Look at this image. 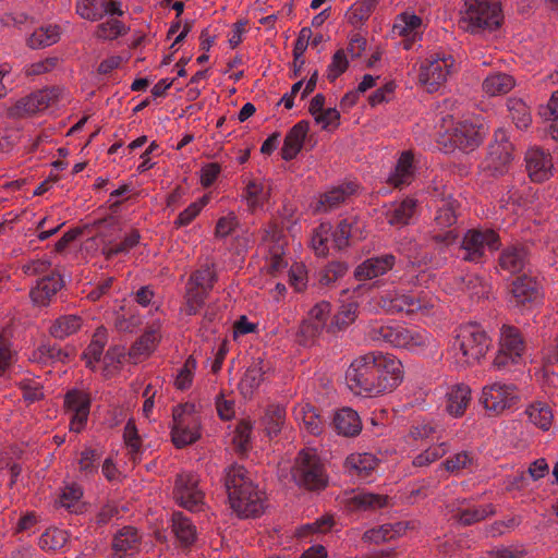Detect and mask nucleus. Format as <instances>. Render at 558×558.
Masks as SVG:
<instances>
[{"label": "nucleus", "mask_w": 558, "mask_h": 558, "mask_svg": "<svg viewBox=\"0 0 558 558\" xmlns=\"http://www.w3.org/2000/svg\"><path fill=\"white\" fill-rule=\"evenodd\" d=\"M196 367V360L189 356L175 376L174 386L177 389L186 390L192 386Z\"/></svg>", "instance_id": "bf43d9fd"}, {"label": "nucleus", "mask_w": 558, "mask_h": 558, "mask_svg": "<svg viewBox=\"0 0 558 558\" xmlns=\"http://www.w3.org/2000/svg\"><path fill=\"white\" fill-rule=\"evenodd\" d=\"M396 256L384 254L365 259L354 269V278L359 281H366L387 274L393 268Z\"/></svg>", "instance_id": "b1692460"}, {"label": "nucleus", "mask_w": 558, "mask_h": 558, "mask_svg": "<svg viewBox=\"0 0 558 558\" xmlns=\"http://www.w3.org/2000/svg\"><path fill=\"white\" fill-rule=\"evenodd\" d=\"M492 345V339L477 324L460 326L453 341V349L461 353L460 361L465 365H474L483 359Z\"/></svg>", "instance_id": "39448f33"}, {"label": "nucleus", "mask_w": 558, "mask_h": 558, "mask_svg": "<svg viewBox=\"0 0 558 558\" xmlns=\"http://www.w3.org/2000/svg\"><path fill=\"white\" fill-rule=\"evenodd\" d=\"M366 338L377 343H386L395 348L425 347L429 343V335L426 331L409 329L401 325L372 322L366 328Z\"/></svg>", "instance_id": "20e7f679"}, {"label": "nucleus", "mask_w": 558, "mask_h": 558, "mask_svg": "<svg viewBox=\"0 0 558 558\" xmlns=\"http://www.w3.org/2000/svg\"><path fill=\"white\" fill-rule=\"evenodd\" d=\"M539 116L550 121L549 129L553 137L558 138V89L553 93L547 105L539 108Z\"/></svg>", "instance_id": "052dcab7"}, {"label": "nucleus", "mask_w": 558, "mask_h": 558, "mask_svg": "<svg viewBox=\"0 0 558 558\" xmlns=\"http://www.w3.org/2000/svg\"><path fill=\"white\" fill-rule=\"evenodd\" d=\"M359 191V184L355 182H344L337 186H331L319 195L316 202V213H330L345 204Z\"/></svg>", "instance_id": "6ab92c4d"}, {"label": "nucleus", "mask_w": 558, "mask_h": 558, "mask_svg": "<svg viewBox=\"0 0 558 558\" xmlns=\"http://www.w3.org/2000/svg\"><path fill=\"white\" fill-rule=\"evenodd\" d=\"M460 23L471 34L496 31L504 20L498 0H465Z\"/></svg>", "instance_id": "7ed1b4c3"}, {"label": "nucleus", "mask_w": 558, "mask_h": 558, "mask_svg": "<svg viewBox=\"0 0 558 558\" xmlns=\"http://www.w3.org/2000/svg\"><path fill=\"white\" fill-rule=\"evenodd\" d=\"M471 401V389L465 384H457L447 392L446 410L452 416L464 414Z\"/></svg>", "instance_id": "c85d7f7f"}, {"label": "nucleus", "mask_w": 558, "mask_h": 558, "mask_svg": "<svg viewBox=\"0 0 558 558\" xmlns=\"http://www.w3.org/2000/svg\"><path fill=\"white\" fill-rule=\"evenodd\" d=\"M172 418L171 438L177 448L189 446L201 437V418L193 403L177 405Z\"/></svg>", "instance_id": "0eeeda50"}, {"label": "nucleus", "mask_w": 558, "mask_h": 558, "mask_svg": "<svg viewBox=\"0 0 558 558\" xmlns=\"http://www.w3.org/2000/svg\"><path fill=\"white\" fill-rule=\"evenodd\" d=\"M501 245L499 234L493 229H470L463 235L461 250L464 251L463 260L470 263H483L486 248L497 251Z\"/></svg>", "instance_id": "1a4fd4ad"}, {"label": "nucleus", "mask_w": 558, "mask_h": 558, "mask_svg": "<svg viewBox=\"0 0 558 558\" xmlns=\"http://www.w3.org/2000/svg\"><path fill=\"white\" fill-rule=\"evenodd\" d=\"M348 270V265L343 262H331L322 271L319 283L329 286L343 277Z\"/></svg>", "instance_id": "0e129e2a"}, {"label": "nucleus", "mask_w": 558, "mask_h": 558, "mask_svg": "<svg viewBox=\"0 0 558 558\" xmlns=\"http://www.w3.org/2000/svg\"><path fill=\"white\" fill-rule=\"evenodd\" d=\"M530 264V250L522 243L505 247L498 258L501 270L511 275L520 274Z\"/></svg>", "instance_id": "4be33fe9"}, {"label": "nucleus", "mask_w": 558, "mask_h": 558, "mask_svg": "<svg viewBox=\"0 0 558 558\" xmlns=\"http://www.w3.org/2000/svg\"><path fill=\"white\" fill-rule=\"evenodd\" d=\"M83 325L81 316L75 314H66L59 316L53 320L49 328V332L53 338L64 339L77 332Z\"/></svg>", "instance_id": "72a5a7b5"}, {"label": "nucleus", "mask_w": 558, "mask_h": 558, "mask_svg": "<svg viewBox=\"0 0 558 558\" xmlns=\"http://www.w3.org/2000/svg\"><path fill=\"white\" fill-rule=\"evenodd\" d=\"M108 336L105 328H98L83 353V357L86 362V366L90 369H95V364L100 361L104 353V349L107 344Z\"/></svg>", "instance_id": "ea45409f"}, {"label": "nucleus", "mask_w": 558, "mask_h": 558, "mask_svg": "<svg viewBox=\"0 0 558 558\" xmlns=\"http://www.w3.org/2000/svg\"><path fill=\"white\" fill-rule=\"evenodd\" d=\"M379 306L388 314H413L432 307L429 302L420 295L414 294H386L379 300Z\"/></svg>", "instance_id": "f3484780"}, {"label": "nucleus", "mask_w": 558, "mask_h": 558, "mask_svg": "<svg viewBox=\"0 0 558 558\" xmlns=\"http://www.w3.org/2000/svg\"><path fill=\"white\" fill-rule=\"evenodd\" d=\"M509 111L518 129H526L531 124L529 108L522 100L510 101Z\"/></svg>", "instance_id": "e2e57ef3"}, {"label": "nucleus", "mask_w": 558, "mask_h": 558, "mask_svg": "<svg viewBox=\"0 0 558 558\" xmlns=\"http://www.w3.org/2000/svg\"><path fill=\"white\" fill-rule=\"evenodd\" d=\"M76 13L84 20L98 21L105 14L121 16L123 10L117 0H76Z\"/></svg>", "instance_id": "aec40b11"}, {"label": "nucleus", "mask_w": 558, "mask_h": 558, "mask_svg": "<svg viewBox=\"0 0 558 558\" xmlns=\"http://www.w3.org/2000/svg\"><path fill=\"white\" fill-rule=\"evenodd\" d=\"M400 360L380 352L356 357L345 372L348 387L356 395L376 397L390 392L402 381Z\"/></svg>", "instance_id": "f257e3e1"}, {"label": "nucleus", "mask_w": 558, "mask_h": 558, "mask_svg": "<svg viewBox=\"0 0 558 558\" xmlns=\"http://www.w3.org/2000/svg\"><path fill=\"white\" fill-rule=\"evenodd\" d=\"M414 156L411 151H403L397 161L393 173L388 178V182L395 187H402L409 184L413 177Z\"/></svg>", "instance_id": "f704fd0d"}, {"label": "nucleus", "mask_w": 558, "mask_h": 558, "mask_svg": "<svg viewBox=\"0 0 558 558\" xmlns=\"http://www.w3.org/2000/svg\"><path fill=\"white\" fill-rule=\"evenodd\" d=\"M351 475L367 477L377 466V459L371 453H352L344 461Z\"/></svg>", "instance_id": "473e14b6"}, {"label": "nucleus", "mask_w": 558, "mask_h": 558, "mask_svg": "<svg viewBox=\"0 0 558 558\" xmlns=\"http://www.w3.org/2000/svg\"><path fill=\"white\" fill-rule=\"evenodd\" d=\"M377 3L378 0H361L354 3L349 11L350 23L355 25L366 21L376 8Z\"/></svg>", "instance_id": "680f3d73"}, {"label": "nucleus", "mask_w": 558, "mask_h": 558, "mask_svg": "<svg viewBox=\"0 0 558 558\" xmlns=\"http://www.w3.org/2000/svg\"><path fill=\"white\" fill-rule=\"evenodd\" d=\"M68 542V533L60 529H48L39 537V547L44 550H58Z\"/></svg>", "instance_id": "864d4df0"}, {"label": "nucleus", "mask_w": 558, "mask_h": 558, "mask_svg": "<svg viewBox=\"0 0 558 558\" xmlns=\"http://www.w3.org/2000/svg\"><path fill=\"white\" fill-rule=\"evenodd\" d=\"M332 424L339 435L355 437L362 430V422L356 411L343 408L335 413Z\"/></svg>", "instance_id": "cd10ccee"}, {"label": "nucleus", "mask_w": 558, "mask_h": 558, "mask_svg": "<svg viewBox=\"0 0 558 558\" xmlns=\"http://www.w3.org/2000/svg\"><path fill=\"white\" fill-rule=\"evenodd\" d=\"M493 514H495V508L492 504H487L478 507L458 509L453 514V519L461 525L469 526Z\"/></svg>", "instance_id": "58836bf2"}, {"label": "nucleus", "mask_w": 558, "mask_h": 558, "mask_svg": "<svg viewBox=\"0 0 558 558\" xmlns=\"http://www.w3.org/2000/svg\"><path fill=\"white\" fill-rule=\"evenodd\" d=\"M252 430L253 424L248 420H242L238 424L233 435V444L240 451L244 452L248 449Z\"/></svg>", "instance_id": "338daca9"}, {"label": "nucleus", "mask_w": 558, "mask_h": 558, "mask_svg": "<svg viewBox=\"0 0 558 558\" xmlns=\"http://www.w3.org/2000/svg\"><path fill=\"white\" fill-rule=\"evenodd\" d=\"M460 203L452 195L442 196L437 204L436 216L434 218L435 226L438 231L433 230L429 234L432 242L448 247L457 242L459 232L457 228H452L460 215Z\"/></svg>", "instance_id": "423d86ee"}, {"label": "nucleus", "mask_w": 558, "mask_h": 558, "mask_svg": "<svg viewBox=\"0 0 558 558\" xmlns=\"http://www.w3.org/2000/svg\"><path fill=\"white\" fill-rule=\"evenodd\" d=\"M63 281L59 274L52 272L41 278L35 288L31 290V298L38 305H46L50 299L62 288Z\"/></svg>", "instance_id": "bb28decb"}, {"label": "nucleus", "mask_w": 558, "mask_h": 558, "mask_svg": "<svg viewBox=\"0 0 558 558\" xmlns=\"http://www.w3.org/2000/svg\"><path fill=\"white\" fill-rule=\"evenodd\" d=\"M171 522L172 533L181 546H190L196 541V526L182 512H174Z\"/></svg>", "instance_id": "2f4dec72"}, {"label": "nucleus", "mask_w": 558, "mask_h": 558, "mask_svg": "<svg viewBox=\"0 0 558 558\" xmlns=\"http://www.w3.org/2000/svg\"><path fill=\"white\" fill-rule=\"evenodd\" d=\"M64 407L71 415L70 430L81 433L85 428L89 415V395L80 389L69 390L64 397Z\"/></svg>", "instance_id": "4468645a"}, {"label": "nucleus", "mask_w": 558, "mask_h": 558, "mask_svg": "<svg viewBox=\"0 0 558 558\" xmlns=\"http://www.w3.org/2000/svg\"><path fill=\"white\" fill-rule=\"evenodd\" d=\"M453 62L452 56H446L445 53L430 54L421 65L420 82L427 87L429 93L437 90L446 82Z\"/></svg>", "instance_id": "9b49d317"}, {"label": "nucleus", "mask_w": 558, "mask_h": 558, "mask_svg": "<svg viewBox=\"0 0 558 558\" xmlns=\"http://www.w3.org/2000/svg\"><path fill=\"white\" fill-rule=\"evenodd\" d=\"M499 349L521 359L525 345L520 330L513 326H504L500 336Z\"/></svg>", "instance_id": "4c0bfd02"}, {"label": "nucleus", "mask_w": 558, "mask_h": 558, "mask_svg": "<svg viewBox=\"0 0 558 558\" xmlns=\"http://www.w3.org/2000/svg\"><path fill=\"white\" fill-rule=\"evenodd\" d=\"M68 359V354L64 353L60 348L51 344H41L34 350L29 356V360L39 364H49L53 362H64Z\"/></svg>", "instance_id": "de8ad7c7"}, {"label": "nucleus", "mask_w": 558, "mask_h": 558, "mask_svg": "<svg viewBox=\"0 0 558 558\" xmlns=\"http://www.w3.org/2000/svg\"><path fill=\"white\" fill-rule=\"evenodd\" d=\"M352 505L362 510L367 509H380L387 506L388 504V496L384 495H375L371 493H361L355 495L351 499Z\"/></svg>", "instance_id": "6e6d98bb"}, {"label": "nucleus", "mask_w": 558, "mask_h": 558, "mask_svg": "<svg viewBox=\"0 0 558 558\" xmlns=\"http://www.w3.org/2000/svg\"><path fill=\"white\" fill-rule=\"evenodd\" d=\"M416 208V201L413 198H405L393 208L389 209L386 214L388 223L391 226H405L414 215Z\"/></svg>", "instance_id": "37998d69"}, {"label": "nucleus", "mask_w": 558, "mask_h": 558, "mask_svg": "<svg viewBox=\"0 0 558 558\" xmlns=\"http://www.w3.org/2000/svg\"><path fill=\"white\" fill-rule=\"evenodd\" d=\"M140 233L136 230L131 231L125 235L122 242L120 243H109L104 246L102 252L107 256V258H111L118 254L128 253L134 246H136L140 242Z\"/></svg>", "instance_id": "5fc2aeb1"}, {"label": "nucleus", "mask_w": 558, "mask_h": 558, "mask_svg": "<svg viewBox=\"0 0 558 558\" xmlns=\"http://www.w3.org/2000/svg\"><path fill=\"white\" fill-rule=\"evenodd\" d=\"M123 440L129 451L131 460L134 462L140 459L142 453V438L138 434L134 421L129 420L123 429Z\"/></svg>", "instance_id": "49530a36"}, {"label": "nucleus", "mask_w": 558, "mask_h": 558, "mask_svg": "<svg viewBox=\"0 0 558 558\" xmlns=\"http://www.w3.org/2000/svg\"><path fill=\"white\" fill-rule=\"evenodd\" d=\"M225 486L230 506L239 517L250 518L263 513L264 493L254 485L242 465L232 464L226 470Z\"/></svg>", "instance_id": "f03ea898"}, {"label": "nucleus", "mask_w": 558, "mask_h": 558, "mask_svg": "<svg viewBox=\"0 0 558 558\" xmlns=\"http://www.w3.org/2000/svg\"><path fill=\"white\" fill-rule=\"evenodd\" d=\"M525 163L529 177L533 182H544L551 175V156L541 148L529 149L525 154Z\"/></svg>", "instance_id": "5701e85b"}, {"label": "nucleus", "mask_w": 558, "mask_h": 558, "mask_svg": "<svg viewBox=\"0 0 558 558\" xmlns=\"http://www.w3.org/2000/svg\"><path fill=\"white\" fill-rule=\"evenodd\" d=\"M510 293L511 302L517 306H525L542 301L543 287L536 277L523 274L511 282Z\"/></svg>", "instance_id": "dca6fc26"}, {"label": "nucleus", "mask_w": 558, "mask_h": 558, "mask_svg": "<svg viewBox=\"0 0 558 558\" xmlns=\"http://www.w3.org/2000/svg\"><path fill=\"white\" fill-rule=\"evenodd\" d=\"M525 413L527 414L531 423L535 426L543 430H548L550 428L553 423V412L546 403H533L526 409Z\"/></svg>", "instance_id": "c03bdc74"}, {"label": "nucleus", "mask_w": 558, "mask_h": 558, "mask_svg": "<svg viewBox=\"0 0 558 558\" xmlns=\"http://www.w3.org/2000/svg\"><path fill=\"white\" fill-rule=\"evenodd\" d=\"M264 380V372L260 363H253L250 365L240 381V390L245 397L251 396Z\"/></svg>", "instance_id": "a18cd8bd"}, {"label": "nucleus", "mask_w": 558, "mask_h": 558, "mask_svg": "<svg viewBox=\"0 0 558 558\" xmlns=\"http://www.w3.org/2000/svg\"><path fill=\"white\" fill-rule=\"evenodd\" d=\"M64 88L53 86L34 92L19 99L9 110L11 117L22 118L56 106L64 97Z\"/></svg>", "instance_id": "9d476101"}, {"label": "nucleus", "mask_w": 558, "mask_h": 558, "mask_svg": "<svg viewBox=\"0 0 558 558\" xmlns=\"http://www.w3.org/2000/svg\"><path fill=\"white\" fill-rule=\"evenodd\" d=\"M141 544V535L133 526H124L119 530L112 541L114 554L122 558L123 556L133 555L138 550Z\"/></svg>", "instance_id": "a878e982"}, {"label": "nucleus", "mask_w": 558, "mask_h": 558, "mask_svg": "<svg viewBox=\"0 0 558 558\" xmlns=\"http://www.w3.org/2000/svg\"><path fill=\"white\" fill-rule=\"evenodd\" d=\"M173 494L177 502L186 510L192 512L204 510V494L198 488V476L196 474H179Z\"/></svg>", "instance_id": "f8f14e48"}, {"label": "nucleus", "mask_w": 558, "mask_h": 558, "mask_svg": "<svg viewBox=\"0 0 558 558\" xmlns=\"http://www.w3.org/2000/svg\"><path fill=\"white\" fill-rule=\"evenodd\" d=\"M82 496L83 489L78 484L66 485L59 497V504L61 507L72 510Z\"/></svg>", "instance_id": "774afa93"}, {"label": "nucleus", "mask_w": 558, "mask_h": 558, "mask_svg": "<svg viewBox=\"0 0 558 558\" xmlns=\"http://www.w3.org/2000/svg\"><path fill=\"white\" fill-rule=\"evenodd\" d=\"M316 125L322 130L333 132L340 125V112L336 108H326L316 113Z\"/></svg>", "instance_id": "69168bd1"}, {"label": "nucleus", "mask_w": 558, "mask_h": 558, "mask_svg": "<svg viewBox=\"0 0 558 558\" xmlns=\"http://www.w3.org/2000/svg\"><path fill=\"white\" fill-rule=\"evenodd\" d=\"M452 148L473 151L483 142L482 128L469 121L458 122L447 135Z\"/></svg>", "instance_id": "a211bd4d"}, {"label": "nucleus", "mask_w": 558, "mask_h": 558, "mask_svg": "<svg viewBox=\"0 0 558 558\" xmlns=\"http://www.w3.org/2000/svg\"><path fill=\"white\" fill-rule=\"evenodd\" d=\"M310 132V122L301 120L286 135L281 157L286 161L294 159L303 148Z\"/></svg>", "instance_id": "393cba45"}, {"label": "nucleus", "mask_w": 558, "mask_h": 558, "mask_svg": "<svg viewBox=\"0 0 558 558\" xmlns=\"http://www.w3.org/2000/svg\"><path fill=\"white\" fill-rule=\"evenodd\" d=\"M312 92H314V74L308 78L305 86L303 81L294 83L290 93H287L282 96L280 104H283L286 109H291L293 107L294 98L299 93L300 98L305 99Z\"/></svg>", "instance_id": "13d9d810"}, {"label": "nucleus", "mask_w": 558, "mask_h": 558, "mask_svg": "<svg viewBox=\"0 0 558 558\" xmlns=\"http://www.w3.org/2000/svg\"><path fill=\"white\" fill-rule=\"evenodd\" d=\"M292 481L301 488H314V449L304 448L295 458L291 469Z\"/></svg>", "instance_id": "412c9836"}, {"label": "nucleus", "mask_w": 558, "mask_h": 558, "mask_svg": "<svg viewBox=\"0 0 558 558\" xmlns=\"http://www.w3.org/2000/svg\"><path fill=\"white\" fill-rule=\"evenodd\" d=\"M160 340L159 325H151L144 335L131 347L130 356L135 361L147 357L154 352Z\"/></svg>", "instance_id": "c756f323"}, {"label": "nucleus", "mask_w": 558, "mask_h": 558, "mask_svg": "<svg viewBox=\"0 0 558 558\" xmlns=\"http://www.w3.org/2000/svg\"><path fill=\"white\" fill-rule=\"evenodd\" d=\"M60 38V28L57 25H46L36 28L27 39L32 49H41L56 44Z\"/></svg>", "instance_id": "a19ab883"}, {"label": "nucleus", "mask_w": 558, "mask_h": 558, "mask_svg": "<svg viewBox=\"0 0 558 558\" xmlns=\"http://www.w3.org/2000/svg\"><path fill=\"white\" fill-rule=\"evenodd\" d=\"M514 87V78L501 72L488 75L482 84L483 90L489 96L504 95Z\"/></svg>", "instance_id": "e433bc0d"}, {"label": "nucleus", "mask_w": 558, "mask_h": 558, "mask_svg": "<svg viewBox=\"0 0 558 558\" xmlns=\"http://www.w3.org/2000/svg\"><path fill=\"white\" fill-rule=\"evenodd\" d=\"M209 196L204 195L197 201L190 204L183 211H181L178 218L174 221L175 227H185L189 226L203 210V208L208 204Z\"/></svg>", "instance_id": "4d7b16f0"}, {"label": "nucleus", "mask_w": 558, "mask_h": 558, "mask_svg": "<svg viewBox=\"0 0 558 558\" xmlns=\"http://www.w3.org/2000/svg\"><path fill=\"white\" fill-rule=\"evenodd\" d=\"M286 420V409L281 405H269L263 422L268 436H276L281 430Z\"/></svg>", "instance_id": "09e8293b"}, {"label": "nucleus", "mask_w": 558, "mask_h": 558, "mask_svg": "<svg viewBox=\"0 0 558 558\" xmlns=\"http://www.w3.org/2000/svg\"><path fill=\"white\" fill-rule=\"evenodd\" d=\"M142 325V316L133 310L121 307L116 313L114 326L119 331L134 332Z\"/></svg>", "instance_id": "3c124183"}, {"label": "nucleus", "mask_w": 558, "mask_h": 558, "mask_svg": "<svg viewBox=\"0 0 558 558\" xmlns=\"http://www.w3.org/2000/svg\"><path fill=\"white\" fill-rule=\"evenodd\" d=\"M270 196V187L260 180H248L242 193L250 210L262 208Z\"/></svg>", "instance_id": "7c9ffc66"}, {"label": "nucleus", "mask_w": 558, "mask_h": 558, "mask_svg": "<svg viewBox=\"0 0 558 558\" xmlns=\"http://www.w3.org/2000/svg\"><path fill=\"white\" fill-rule=\"evenodd\" d=\"M76 464L80 476L82 478H90L98 472L100 453L96 449L85 448L80 452Z\"/></svg>", "instance_id": "79ce46f5"}, {"label": "nucleus", "mask_w": 558, "mask_h": 558, "mask_svg": "<svg viewBox=\"0 0 558 558\" xmlns=\"http://www.w3.org/2000/svg\"><path fill=\"white\" fill-rule=\"evenodd\" d=\"M514 385L494 383L483 389L482 402L487 411L500 414L506 409L515 404L518 396Z\"/></svg>", "instance_id": "2eb2a0df"}, {"label": "nucleus", "mask_w": 558, "mask_h": 558, "mask_svg": "<svg viewBox=\"0 0 558 558\" xmlns=\"http://www.w3.org/2000/svg\"><path fill=\"white\" fill-rule=\"evenodd\" d=\"M216 281L217 275L214 267L206 264L190 276L186 286L209 294Z\"/></svg>", "instance_id": "c9c22d12"}, {"label": "nucleus", "mask_w": 558, "mask_h": 558, "mask_svg": "<svg viewBox=\"0 0 558 558\" xmlns=\"http://www.w3.org/2000/svg\"><path fill=\"white\" fill-rule=\"evenodd\" d=\"M208 295L186 286L181 312L189 316L196 315L203 308Z\"/></svg>", "instance_id": "603ef678"}, {"label": "nucleus", "mask_w": 558, "mask_h": 558, "mask_svg": "<svg viewBox=\"0 0 558 558\" xmlns=\"http://www.w3.org/2000/svg\"><path fill=\"white\" fill-rule=\"evenodd\" d=\"M284 244L282 230L278 226H268L264 230L263 246L268 252L264 268L272 276L281 272L288 266L283 258Z\"/></svg>", "instance_id": "ddd939ff"}, {"label": "nucleus", "mask_w": 558, "mask_h": 558, "mask_svg": "<svg viewBox=\"0 0 558 558\" xmlns=\"http://www.w3.org/2000/svg\"><path fill=\"white\" fill-rule=\"evenodd\" d=\"M513 159V145L507 132L499 129L494 134V142L488 146V154L481 163L482 171L489 177H501L509 171Z\"/></svg>", "instance_id": "6e6552de"}, {"label": "nucleus", "mask_w": 558, "mask_h": 558, "mask_svg": "<svg viewBox=\"0 0 558 558\" xmlns=\"http://www.w3.org/2000/svg\"><path fill=\"white\" fill-rule=\"evenodd\" d=\"M129 27L121 21L110 17L104 23L97 25L95 35L102 40H113L128 33Z\"/></svg>", "instance_id": "8fccbe9b"}]
</instances>
